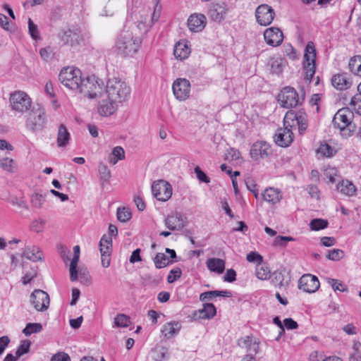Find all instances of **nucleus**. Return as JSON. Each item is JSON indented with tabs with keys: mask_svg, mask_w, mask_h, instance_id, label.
<instances>
[{
	"mask_svg": "<svg viewBox=\"0 0 361 361\" xmlns=\"http://www.w3.org/2000/svg\"><path fill=\"white\" fill-rule=\"evenodd\" d=\"M332 85L338 90H345L352 85V81L347 73H337L331 78Z\"/></svg>",
	"mask_w": 361,
	"mask_h": 361,
	"instance_id": "obj_21",
	"label": "nucleus"
},
{
	"mask_svg": "<svg viewBox=\"0 0 361 361\" xmlns=\"http://www.w3.org/2000/svg\"><path fill=\"white\" fill-rule=\"evenodd\" d=\"M117 219L121 222H127L132 217L130 210L126 207H119L117 209Z\"/></svg>",
	"mask_w": 361,
	"mask_h": 361,
	"instance_id": "obj_41",
	"label": "nucleus"
},
{
	"mask_svg": "<svg viewBox=\"0 0 361 361\" xmlns=\"http://www.w3.org/2000/svg\"><path fill=\"white\" fill-rule=\"evenodd\" d=\"M283 124L290 126L291 129L297 126L299 133L302 135L307 128L306 115L292 111H288L283 118Z\"/></svg>",
	"mask_w": 361,
	"mask_h": 361,
	"instance_id": "obj_8",
	"label": "nucleus"
},
{
	"mask_svg": "<svg viewBox=\"0 0 361 361\" xmlns=\"http://www.w3.org/2000/svg\"><path fill=\"white\" fill-rule=\"evenodd\" d=\"M188 25L193 32L202 31L206 25V17L203 14H192L188 20Z\"/></svg>",
	"mask_w": 361,
	"mask_h": 361,
	"instance_id": "obj_23",
	"label": "nucleus"
},
{
	"mask_svg": "<svg viewBox=\"0 0 361 361\" xmlns=\"http://www.w3.org/2000/svg\"><path fill=\"white\" fill-rule=\"evenodd\" d=\"M207 268L213 272L222 274L225 269V262L219 258H209L207 260Z\"/></svg>",
	"mask_w": 361,
	"mask_h": 361,
	"instance_id": "obj_30",
	"label": "nucleus"
},
{
	"mask_svg": "<svg viewBox=\"0 0 361 361\" xmlns=\"http://www.w3.org/2000/svg\"><path fill=\"white\" fill-rule=\"evenodd\" d=\"M340 129L341 135L344 137H350L355 130V124L348 125V126L337 127Z\"/></svg>",
	"mask_w": 361,
	"mask_h": 361,
	"instance_id": "obj_56",
	"label": "nucleus"
},
{
	"mask_svg": "<svg viewBox=\"0 0 361 361\" xmlns=\"http://www.w3.org/2000/svg\"><path fill=\"white\" fill-rule=\"evenodd\" d=\"M344 257V252L340 249L329 250L327 258L332 261H338Z\"/></svg>",
	"mask_w": 361,
	"mask_h": 361,
	"instance_id": "obj_50",
	"label": "nucleus"
},
{
	"mask_svg": "<svg viewBox=\"0 0 361 361\" xmlns=\"http://www.w3.org/2000/svg\"><path fill=\"white\" fill-rule=\"evenodd\" d=\"M130 88L127 83L118 78L109 79L106 84V93L111 101L122 102L127 99Z\"/></svg>",
	"mask_w": 361,
	"mask_h": 361,
	"instance_id": "obj_2",
	"label": "nucleus"
},
{
	"mask_svg": "<svg viewBox=\"0 0 361 361\" xmlns=\"http://www.w3.org/2000/svg\"><path fill=\"white\" fill-rule=\"evenodd\" d=\"M271 66V72L276 74L282 73L283 68L285 67L286 63L281 58L271 59L269 61Z\"/></svg>",
	"mask_w": 361,
	"mask_h": 361,
	"instance_id": "obj_38",
	"label": "nucleus"
},
{
	"mask_svg": "<svg viewBox=\"0 0 361 361\" xmlns=\"http://www.w3.org/2000/svg\"><path fill=\"white\" fill-rule=\"evenodd\" d=\"M186 224V217L181 212H175L165 219V226L171 231H180Z\"/></svg>",
	"mask_w": 361,
	"mask_h": 361,
	"instance_id": "obj_17",
	"label": "nucleus"
},
{
	"mask_svg": "<svg viewBox=\"0 0 361 361\" xmlns=\"http://www.w3.org/2000/svg\"><path fill=\"white\" fill-rule=\"evenodd\" d=\"M348 66L353 73L361 76V56L351 58Z\"/></svg>",
	"mask_w": 361,
	"mask_h": 361,
	"instance_id": "obj_37",
	"label": "nucleus"
},
{
	"mask_svg": "<svg viewBox=\"0 0 361 361\" xmlns=\"http://www.w3.org/2000/svg\"><path fill=\"white\" fill-rule=\"evenodd\" d=\"M278 100L284 108H293L300 103L296 90L290 87H284L278 96Z\"/></svg>",
	"mask_w": 361,
	"mask_h": 361,
	"instance_id": "obj_10",
	"label": "nucleus"
},
{
	"mask_svg": "<svg viewBox=\"0 0 361 361\" xmlns=\"http://www.w3.org/2000/svg\"><path fill=\"white\" fill-rule=\"evenodd\" d=\"M39 54L44 61L50 60L53 56V51L50 47L42 48L39 50Z\"/></svg>",
	"mask_w": 361,
	"mask_h": 361,
	"instance_id": "obj_61",
	"label": "nucleus"
},
{
	"mask_svg": "<svg viewBox=\"0 0 361 361\" xmlns=\"http://www.w3.org/2000/svg\"><path fill=\"white\" fill-rule=\"evenodd\" d=\"M255 275L260 280H267L270 277V271L267 266L261 263L256 267Z\"/></svg>",
	"mask_w": 361,
	"mask_h": 361,
	"instance_id": "obj_39",
	"label": "nucleus"
},
{
	"mask_svg": "<svg viewBox=\"0 0 361 361\" xmlns=\"http://www.w3.org/2000/svg\"><path fill=\"white\" fill-rule=\"evenodd\" d=\"M217 296L230 298L232 296V293L228 290H210L204 292L200 294V300L201 301L211 300Z\"/></svg>",
	"mask_w": 361,
	"mask_h": 361,
	"instance_id": "obj_31",
	"label": "nucleus"
},
{
	"mask_svg": "<svg viewBox=\"0 0 361 361\" xmlns=\"http://www.w3.org/2000/svg\"><path fill=\"white\" fill-rule=\"evenodd\" d=\"M101 256H102V264L104 267L107 268L110 265V255H111V250H108V247H106V250H104V248L100 249Z\"/></svg>",
	"mask_w": 361,
	"mask_h": 361,
	"instance_id": "obj_51",
	"label": "nucleus"
},
{
	"mask_svg": "<svg viewBox=\"0 0 361 361\" xmlns=\"http://www.w3.org/2000/svg\"><path fill=\"white\" fill-rule=\"evenodd\" d=\"M293 140V133L290 126L284 125L283 128H279L274 136V141L280 147L289 146Z\"/></svg>",
	"mask_w": 361,
	"mask_h": 361,
	"instance_id": "obj_18",
	"label": "nucleus"
},
{
	"mask_svg": "<svg viewBox=\"0 0 361 361\" xmlns=\"http://www.w3.org/2000/svg\"><path fill=\"white\" fill-rule=\"evenodd\" d=\"M30 345L31 342L29 340L21 341L20 344L16 352V357H20L24 354L28 353Z\"/></svg>",
	"mask_w": 361,
	"mask_h": 361,
	"instance_id": "obj_47",
	"label": "nucleus"
},
{
	"mask_svg": "<svg viewBox=\"0 0 361 361\" xmlns=\"http://www.w3.org/2000/svg\"><path fill=\"white\" fill-rule=\"evenodd\" d=\"M74 255L70 264V279L75 281L78 279L77 266L80 258V247L75 245L73 247Z\"/></svg>",
	"mask_w": 361,
	"mask_h": 361,
	"instance_id": "obj_28",
	"label": "nucleus"
},
{
	"mask_svg": "<svg viewBox=\"0 0 361 361\" xmlns=\"http://www.w3.org/2000/svg\"><path fill=\"white\" fill-rule=\"evenodd\" d=\"M262 196L264 201L273 204L279 202L282 199L281 192L274 188L266 189Z\"/></svg>",
	"mask_w": 361,
	"mask_h": 361,
	"instance_id": "obj_27",
	"label": "nucleus"
},
{
	"mask_svg": "<svg viewBox=\"0 0 361 361\" xmlns=\"http://www.w3.org/2000/svg\"><path fill=\"white\" fill-rule=\"evenodd\" d=\"M114 322L118 327H128L130 324V319L124 314H118L115 317Z\"/></svg>",
	"mask_w": 361,
	"mask_h": 361,
	"instance_id": "obj_45",
	"label": "nucleus"
},
{
	"mask_svg": "<svg viewBox=\"0 0 361 361\" xmlns=\"http://www.w3.org/2000/svg\"><path fill=\"white\" fill-rule=\"evenodd\" d=\"M255 16L259 25L267 26L270 25L273 21L275 12L274 10L267 4H262L257 8Z\"/></svg>",
	"mask_w": 361,
	"mask_h": 361,
	"instance_id": "obj_14",
	"label": "nucleus"
},
{
	"mask_svg": "<svg viewBox=\"0 0 361 361\" xmlns=\"http://www.w3.org/2000/svg\"><path fill=\"white\" fill-rule=\"evenodd\" d=\"M10 103L13 110L18 112H25L30 108L32 101L25 92L16 91L11 94Z\"/></svg>",
	"mask_w": 361,
	"mask_h": 361,
	"instance_id": "obj_9",
	"label": "nucleus"
},
{
	"mask_svg": "<svg viewBox=\"0 0 361 361\" xmlns=\"http://www.w3.org/2000/svg\"><path fill=\"white\" fill-rule=\"evenodd\" d=\"M45 201V195L37 192L34 193L31 196V204L35 208H41Z\"/></svg>",
	"mask_w": 361,
	"mask_h": 361,
	"instance_id": "obj_46",
	"label": "nucleus"
},
{
	"mask_svg": "<svg viewBox=\"0 0 361 361\" xmlns=\"http://www.w3.org/2000/svg\"><path fill=\"white\" fill-rule=\"evenodd\" d=\"M42 330V326L39 323H27L26 326L23 330V333L26 336H29L32 334L39 333Z\"/></svg>",
	"mask_w": 361,
	"mask_h": 361,
	"instance_id": "obj_40",
	"label": "nucleus"
},
{
	"mask_svg": "<svg viewBox=\"0 0 361 361\" xmlns=\"http://www.w3.org/2000/svg\"><path fill=\"white\" fill-rule=\"evenodd\" d=\"M181 329V324L178 322H171L165 324L161 329V333L166 338H173L178 334Z\"/></svg>",
	"mask_w": 361,
	"mask_h": 361,
	"instance_id": "obj_25",
	"label": "nucleus"
},
{
	"mask_svg": "<svg viewBox=\"0 0 361 361\" xmlns=\"http://www.w3.org/2000/svg\"><path fill=\"white\" fill-rule=\"evenodd\" d=\"M116 101L104 100L98 105V113L102 116H109L112 115L117 109Z\"/></svg>",
	"mask_w": 361,
	"mask_h": 361,
	"instance_id": "obj_24",
	"label": "nucleus"
},
{
	"mask_svg": "<svg viewBox=\"0 0 361 361\" xmlns=\"http://www.w3.org/2000/svg\"><path fill=\"white\" fill-rule=\"evenodd\" d=\"M337 188L341 193L348 196L354 195L356 191L355 186L348 180H342Z\"/></svg>",
	"mask_w": 361,
	"mask_h": 361,
	"instance_id": "obj_34",
	"label": "nucleus"
},
{
	"mask_svg": "<svg viewBox=\"0 0 361 361\" xmlns=\"http://www.w3.org/2000/svg\"><path fill=\"white\" fill-rule=\"evenodd\" d=\"M243 343V345L245 347H249L248 350H252L255 352V353H257L259 350V345L258 343H254L252 344V341L250 338V337H246L243 340H240L239 345H241V343Z\"/></svg>",
	"mask_w": 361,
	"mask_h": 361,
	"instance_id": "obj_55",
	"label": "nucleus"
},
{
	"mask_svg": "<svg viewBox=\"0 0 361 361\" xmlns=\"http://www.w3.org/2000/svg\"><path fill=\"white\" fill-rule=\"evenodd\" d=\"M58 37L64 44L71 47L79 45L83 40L81 30L75 26L61 30L59 32Z\"/></svg>",
	"mask_w": 361,
	"mask_h": 361,
	"instance_id": "obj_7",
	"label": "nucleus"
},
{
	"mask_svg": "<svg viewBox=\"0 0 361 361\" xmlns=\"http://www.w3.org/2000/svg\"><path fill=\"white\" fill-rule=\"evenodd\" d=\"M112 239L111 236H106L104 235L99 241V247L101 248H104V250L106 247H108L109 250H111Z\"/></svg>",
	"mask_w": 361,
	"mask_h": 361,
	"instance_id": "obj_58",
	"label": "nucleus"
},
{
	"mask_svg": "<svg viewBox=\"0 0 361 361\" xmlns=\"http://www.w3.org/2000/svg\"><path fill=\"white\" fill-rule=\"evenodd\" d=\"M182 274V271L179 267H176L171 269L167 277V281L169 283H172L177 279H178Z\"/></svg>",
	"mask_w": 361,
	"mask_h": 361,
	"instance_id": "obj_52",
	"label": "nucleus"
},
{
	"mask_svg": "<svg viewBox=\"0 0 361 361\" xmlns=\"http://www.w3.org/2000/svg\"><path fill=\"white\" fill-rule=\"evenodd\" d=\"M47 118L44 108H34L30 113L26 121L27 128L33 133H39L46 128Z\"/></svg>",
	"mask_w": 361,
	"mask_h": 361,
	"instance_id": "obj_4",
	"label": "nucleus"
},
{
	"mask_svg": "<svg viewBox=\"0 0 361 361\" xmlns=\"http://www.w3.org/2000/svg\"><path fill=\"white\" fill-rule=\"evenodd\" d=\"M1 167L8 172H13L15 169L13 159L5 157L0 159Z\"/></svg>",
	"mask_w": 361,
	"mask_h": 361,
	"instance_id": "obj_48",
	"label": "nucleus"
},
{
	"mask_svg": "<svg viewBox=\"0 0 361 361\" xmlns=\"http://www.w3.org/2000/svg\"><path fill=\"white\" fill-rule=\"evenodd\" d=\"M357 91L352 97L350 104L355 112L361 116V82L357 86Z\"/></svg>",
	"mask_w": 361,
	"mask_h": 361,
	"instance_id": "obj_35",
	"label": "nucleus"
},
{
	"mask_svg": "<svg viewBox=\"0 0 361 361\" xmlns=\"http://www.w3.org/2000/svg\"><path fill=\"white\" fill-rule=\"evenodd\" d=\"M70 133H68L66 127L61 124L59 127L57 135V145L59 147H66L70 140Z\"/></svg>",
	"mask_w": 361,
	"mask_h": 361,
	"instance_id": "obj_32",
	"label": "nucleus"
},
{
	"mask_svg": "<svg viewBox=\"0 0 361 361\" xmlns=\"http://www.w3.org/2000/svg\"><path fill=\"white\" fill-rule=\"evenodd\" d=\"M28 30L33 39L39 38L37 26L34 23L31 18L28 19Z\"/></svg>",
	"mask_w": 361,
	"mask_h": 361,
	"instance_id": "obj_54",
	"label": "nucleus"
},
{
	"mask_svg": "<svg viewBox=\"0 0 361 361\" xmlns=\"http://www.w3.org/2000/svg\"><path fill=\"white\" fill-rule=\"evenodd\" d=\"M216 314L215 306L212 303H205L202 309H200L195 314L200 319H209L213 318Z\"/></svg>",
	"mask_w": 361,
	"mask_h": 361,
	"instance_id": "obj_29",
	"label": "nucleus"
},
{
	"mask_svg": "<svg viewBox=\"0 0 361 361\" xmlns=\"http://www.w3.org/2000/svg\"><path fill=\"white\" fill-rule=\"evenodd\" d=\"M152 191L154 197L162 202L167 201L172 195L171 185L163 180L154 182L152 185Z\"/></svg>",
	"mask_w": 361,
	"mask_h": 361,
	"instance_id": "obj_11",
	"label": "nucleus"
},
{
	"mask_svg": "<svg viewBox=\"0 0 361 361\" xmlns=\"http://www.w3.org/2000/svg\"><path fill=\"white\" fill-rule=\"evenodd\" d=\"M59 80L67 88L78 91L82 80V73L77 68L68 66L61 71Z\"/></svg>",
	"mask_w": 361,
	"mask_h": 361,
	"instance_id": "obj_3",
	"label": "nucleus"
},
{
	"mask_svg": "<svg viewBox=\"0 0 361 361\" xmlns=\"http://www.w3.org/2000/svg\"><path fill=\"white\" fill-rule=\"evenodd\" d=\"M30 300L35 309L41 312L48 308L50 301L49 295L40 289H36L31 293Z\"/></svg>",
	"mask_w": 361,
	"mask_h": 361,
	"instance_id": "obj_12",
	"label": "nucleus"
},
{
	"mask_svg": "<svg viewBox=\"0 0 361 361\" xmlns=\"http://www.w3.org/2000/svg\"><path fill=\"white\" fill-rule=\"evenodd\" d=\"M324 175L332 183L336 182L335 176L337 175V170L335 168H328L324 171Z\"/></svg>",
	"mask_w": 361,
	"mask_h": 361,
	"instance_id": "obj_64",
	"label": "nucleus"
},
{
	"mask_svg": "<svg viewBox=\"0 0 361 361\" xmlns=\"http://www.w3.org/2000/svg\"><path fill=\"white\" fill-rule=\"evenodd\" d=\"M102 82L99 83V80L94 76L82 78L81 85L78 92L83 93L90 99L97 97L102 90Z\"/></svg>",
	"mask_w": 361,
	"mask_h": 361,
	"instance_id": "obj_6",
	"label": "nucleus"
},
{
	"mask_svg": "<svg viewBox=\"0 0 361 361\" xmlns=\"http://www.w3.org/2000/svg\"><path fill=\"white\" fill-rule=\"evenodd\" d=\"M293 240V238L290 236H277L274 239V245L284 247L288 241Z\"/></svg>",
	"mask_w": 361,
	"mask_h": 361,
	"instance_id": "obj_62",
	"label": "nucleus"
},
{
	"mask_svg": "<svg viewBox=\"0 0 361 361\" xmlns=\"http://www.w3.org/2000/svg\"><path fill=\"white\" fill-rule=\"evenodd\" d=\"M329 222L323 219H314L310 223V227L312 231H319L328 226Z\"/></svg>",
	"mask_w": 361,
	"mask_h": 361,
	"instance_id": "obj_42",
	"label": "nucleus"
},
{
	"mask_svg": "<svg viewBox=\"0 0 361 361\" xmlns=\"http://www.w3.org/2000/svg\"><path fill=\"white\" fill-rule=\"evenodd\" d=\"M264 37L268 44L276 47L282 43L283 35L279 28L269 27L264 31Z\"/></svg>",
	"mask_w": 361,
	"mask_h": 361,
	"instance_id": "obj_20",
	"label": "nucleus"
},
{
	"mask_svg": "<svg viewBox=\"0 0 361 361\" xmlns=\"http://www.w3.org/2000/svg\"><path fill=\"white\" fill-rule=\"evenodd\" d=\"M78 277H80V281L83 283H87L90 282L89 271L87 269L80 268L78 271Z\"/></svg>",
	"mask_w": 361,
	"mask_h": 361,
	"instance_id": "obj_59",
	"label": "nucleus"
},
{
	"mask_svg": "<svg viewBox=\"0 0 361 361\" xmlns=\"http://www.w3.org/2000/svg\"><path fill=\"white\" fill-rule=\"evenodd\" d=\"M98 172L102 185H104L105 183H108L111 176V171L108 166L102 162L99 163L98 166Z\"/></svg>",
	"mask_w": 361,
	"mask_h": 361,
	"instance_id": "obj_36",
	"label": "nucleus"
},
{
	"mask_svg": "<svg viewBox=\"0 0 361 361\" xmlns=\"http://www.w3.org/2000/svg\"><path fill=\"white\" fill-rule=\"evenodd\" d=\"M250 154L254 161L267 158L271 154V146L265 141H257L252 145Z\"/></svg>",
	"mask_w": 361,
	"mask_h": 361,
	"instance_id": "obj_15",
	"label": "nucleus"
},
{
	"mask_svg": "<svg viewBox=\"0 0 361 361\" xmlns=\"http://www.w3.org/2000/svg\"><path fill=\"white\" fill-rule=\"evenodd\" d=\"M50 361H71V358L67 353L59 352L51 357Z\"/></svg>",
	"mask_w": 361,
	"mask_h": 361,
	"instance_id": "obj_60",
	"label": "nucleus"
},
{
	"mask_svg": "<svg viewBox=\"0 0 361 361\" xmlns=\"http://www.w3.org/2000/svg\"><path fill=\"white\" fill-rule=\"evenodd\" d=\"M328 282L334 290H339L341 292H347L348 290L346 285L337 279H329Z\"/></svg>",
	"mask_w": 361,
	"mask_h": 361,
	"instance_id": "obj_49",
	"label": "nucleus"
},
{
	"mask_svg": "<svg viewBox=\"0 0 361 361\" xmlns=\"http://www.w3.org/2000/svg\"><path fill=\"white\" fill-rule=\"evenodd\" d=\"M154 262L157 269L166 267L169 262V258L164 253H157L154 258Z\"/></svg>",
	"mask_w": 361,
	"mask_h": 361,
	"instance_id": "obj_43",
	"label": "nucleus"
},
{
	"mask_svg": "<svg viewBox=\"0 0 361 361\" xmlns=\"http://www.w3.org/2000/svg\"><path fill=\"white\" fill-rule=\"evenodd\" d=\"M319 286L317 277L312 274H304L298 282L299 288L307 293H314L319 289Z\"/></svg>",
	"mask_w": 361,
	"mask_h": 361,
	"instance_id": "obj_16",
	"label": "nucleus"
},
{
	"mask_svg": "<svg viewBox=\"0 0 361 361\" xmlns=\"http://www.w3.org/2000/svg\"><path fill=\"white\" fill-rule=\"evenodd\" d=\"M247 260L250 262H258V264L262 262V257L255 252H251L247 255Z\"/></svg>",
	"mask_w": 361,
	"mask_h": 361,
	"instance_id": "obj_63",
	"label": "nucleus"
},
{
	"mask_svg": "<svg viewBox=\"0 0 361 361\" xmlns=\"http://www.w3.org/2000/svg\"><path fill=\"white\" fill-rule=\"evenodd\" d=\"M195 173L197 179L205 183H209L210 182L209 178L206 175V173L202 171V169L199 166H196L194 169Z\"/></svg>",
	"mask_w": 361,
	"mask_h": 361,
	"instance_id": "obj_57",
	"label": "nucleus"
},
{
	"mask_svg": "<svg viewBox=\"0 0 361 361\" xmlns=\"http://www.w3.org/2000/svg\"><path fill=\"white\" fill-rule=\"evenodd\" d=\"M354 117L353 111L349 108H342L334 115L333 123L336 128L352 125Z\"/></svg>",
	"mask_w": 361,
	"mask_h": 361,
	"instance_id": "obj_19",
	"label": "nucleus"
},
{
	"mask_svg": "<svg viewBox=\"0 0 361 361\" xmlns=\"http://www.w3.org/2000/svg\"><path fill=\"white\" fill-rule=\"evenodd\" d=\"M227 10L226 3H214L211 6L208 14L213 20L221 22L224 18Z\"/></svg>",
	"mask_w": 361,
	"mask_h": 361,
	"instance_id": "obj_22",
	"label": "nucleus"
},
{
	"mask_svg": "<svg viewBox=\"0 0 361 361\" xmlns=\"http://www.w3.org/2000/svg\"><path fill=\"white\" fill-rule=\"evenodd\" d=\"M317 152L326 157H331L336 153V150L326 143L321 145Z\"/></svg>",
	"mask_w": 361,
	"mask_h": 361,
	"instance_id": "obj_44",
	"label": "nucleus"
},
{
	"mask_svg": "<svg viewBox=\"0 0 361 361\" xmlns=\"http://www.w3.org/2000/svg\"><path fill=\"white\" fill-rule=\"evenodd\" d=\"M172 89L176 98L184 101L190 96V83L185 78H178L173 82Z\"/></svg>",
	"mask_w": 361,
	"mask_h": 361,
	"instance_id": "obj_13",
	"label": "nucleus"
},
{
	"mask_svg": "<svg viewBox=\"0 0 361 361\" xmlns=\"http://www.w3.org/2000/svg\"><path fill=\"white\" fill-rule=\"evenodd\" d=\"M23 255L32 262L43 261V255L38 247H25Z\"/></svg>",
	"mask_w": 361,
	"mask_h": 361,
	"instance_id": "obj_26",
	"label": "nucleus"
},
{
	"mask_svg": "<svg viewBox=\"0 0 361 361\" xmlns=\"http://www.w3.org/2000/svg\"><path fill=\"white\" fill-rule=\"evenodd\" d=\"M271 282L276 286H284V276L283 274L278 271L274 272L272 275Z\"/></svg>",
	"mask_w": 361,
	"mask_h": 361,
	"instance_id": "obj_53",
	"label": "nucleus"
},
{
	"mask_svg": "<svg viewBox=\"0 0 361 361\" xmlns=\"http://www.w3.org/2000/svg\"><path fill=\"white\" fill-rule=\"evenodd\" d=\"M190 54V49L188 46L182 42H178L173 49V54L176 59H185Z\"/></svg>",
	"mask_w": 361,
	"mask_h": 361,
	"instance_id": "obj_33",
	"label": "nucleus"
},
{
	"mask_svg": "<svg viewBox=\"0 0 361 361\" xmlns=\"http://www.w3.org/2000/svg\"><path fill=\"white\" fill-rule=\"evenodd\" d=\"M316 49L314 43L309 42L305 47L304 54L303 68L305 71V78L310 82L313 78L316 70Z\"/></svg>",
	"mask_w": 361,
	"mask_h": 361,
	"instance_id": "obj_5",
	"label": "nucleus"
},
{
	"mask_svg": "<svg viewBox=\"0 0 361 361\" xmlns=\"http://www.w3.org/2000/svg\"><path fill=\"white\" fill-rule=\"evenodd\" d=\"M140 44V38L135 36L133 30L124 29L118 37L116 48L121 55L133 56L139 49Z\"/></svg>",
	"mask_w": 361,
	"mask_h": 361,
	"instance_id": "obj_1",
	"label": "nucleus"
}]
</instances>
